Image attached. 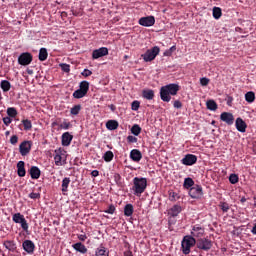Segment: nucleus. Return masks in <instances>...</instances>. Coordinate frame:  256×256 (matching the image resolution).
Masks as SVG:
<instances>
[{
    "label": "nucleus",
    "mask_w": 256,
    "mask_h": 256,
    "mask_svg": "<svg viewBox=\"0 0 256 256\" xmlns=\"http://www.w3.org/2000/svg\"><path fill=\"white\" fill-rule=\"evenodd\" d=\"M180 89H181V86L175 83L162 86L160 88V99H162L165 103H169V101H171V95L172 96L177 95Z\"/></svg>",
    "instance_id": "nucleus-1"
},
{
    "label": "nucleus",
    "mask_w": 256,
    "mask_h": 256,
    "mask_svg": "<svg viewBox=\"0 0 256 256\" xmlns=\"http://www.w3.org/2000/svg\"><path fill=\"white\" fill-rule=\"evenodd\" d=\"M132 183L133 195H135L136 197H141V195H143V193H145L147 189V178L134 177Z\"/></svg>",
    "instance_id": "nucleus-2"
},
{
    "label": "nucleus",
    "mask_w": 256,
    "mask_h": 256,
    "mask_svg": "<svg viewBox=\"0 0 256 256\" xmlns=\"http://www.w3.org/2000/svg\"><path fill=\"white\" fill-rule=\"evenodd\" d=\"M196 243L197 239L192 236H184L181 242V251L183 255H189V253H191V247H195V245H197Z\"/></svg>",
    "instance_id": "nucleus-3"
},
{
    "label": "nucleus",
    "mask_w": 256,
    "mask_h": 256,
    "mask_svg": "<svg viewBox=\"0 0 256 256\" xmlns=\"http://www.w3.org/2000/svg\"><path fill=\"white\" fill-rule=\"evenodd\" d=\"M161 49L158 46H154L152 49H148L144 54L141 55L142 59H144L145 63H149L154 61L155 57L159 55Z\"/></svg>",
    "instance_id": "nucleus-4"
},
{
    "label": "nucleus",
    "mask_w": 256,
    "mask_h": 256,
    "mask_svg": "<svg viewBox=\"0 0 256 256\" xmlns=\"http://www.w3.org/2000/svg\"><path fill=\"white\" fill-rule=\"evenodd\" d=\"M196 247L201 251H211V248L213 247V241H211L209 238L196 239Z\"/></svg>",
    "instance_id": "nucleus-5"
},
{
    "label": "nucleus",
    "mask_w": 256,
    "mask_h": 256,
    "mask_svg": "<svg viewBox=\"0 0 256 256\" xmlns=\"http://www.w3.org/2000/svg\"><path fill=\"white\" fill-rule=\"evenodd\" d=\"M12 220L14 221V223L21 224V228L23 229V231H25L26 233L29 232V223H27V220L25 219V216L23 214L21 213L13 214Z\"/></svg>",
    "instance_id": "nucleus-6"
},
{
    "label": "nucleus",
    "mask_w": 256,
    "mask_h": 256,
    "mask_svg": "<svg viewBox=\"0 0 256 256\" xmlns=\"http://www.w3.org/2000/svg\"><path fill=\"white\" fill-rule=\"evenodd\" d=\"M204 236L205 228L201 227L199 224L192 226L191 235H189V237H193V239H202Z\"/></svg>",
    "instance_id": "nucleus-7"
},
{
    "label": "nucleus",
    "mask_w": 256,
    "mask_h": 256,
    "mask_svg": "<svg viewBox=\"0 0 256 256\" xmlns=\"http://www.w3.org/2000/svg\"><path fill=\"white\" fill-rule=\"evenodd\" d=\"M32 62H33V55L29 52H24L20 54V56L18 57V63L23 67H27V65H31Z\"/></svg>",
    "instance_id": "nucleus-8"
},
{
    "label": "nucleus",
    "mask_w": 256,
    "mask_h": 256,
    "mask_svg": "<svg viewBox=\"0 0 256 256\" xmlns=\"http://www.w3.org/2000/svg\"><path fill=\"white\" fill-rule=\"evenodd\" d=\"M31 147H33V142L29 140L23 141L19 146L20 155H22V157L29 155V153H31Z\"/></svg>",
    "instance_id": "nucleus-9"
},
{
    "label": "nucleus",
    "mask_w": 256,
    "mask_h": 256,
    "mask_svg": "<svg viewBox=\"0 0 256 256\" xmlns=\"http://www.w3.org/2000/svg\"><path fill=\"white\" fill-rule=\"evenodd\" d=\"M189 195L192 199H201L203 197V187L196 185L190 188Z\"/></svg>",
    "instance_id": "nucleus-10"
},
{
    "label": "nucleus",
    "mask_w": 256,
    "mask_h": 256,
    "mask_svg": "<svg viewBox=\"0 0 256 256\" xmlns=\"http://www.w3.org/2000/svg\"><path fill=\"white\" fill-rule=\"evenodd\" d=\"M138 23L142 27H153L155 25V16L141 17Z\"/></svg>",
    "instance_id": "nucleus-11"
},
{
    "label": "nucleus",
    "mask_w": 256,
    "mask_h": 256,
    "mask_svg": "<svg viewBox=\"0 0 256 256\" xmlns=\"http://www.w3.org/2000/svg\"><path fill=\"white\" fill-rule=\"evenodd\" d=\"M107 55H109V49H107V47H101L93 50L92 59H101V57H105Z\"/></svg>",
    "instance_id": "nucleus-12"
},
{
    "label": "nucleus",
    "mask_w": 256,
    "mask_h": 256,
    "mask_svg": "<svg viewBox=\"0 0 256 256\" xmlns=\"http://www.w3.org/2000/svg\"><path fill=\"white\" fill-rule=\"evenodd\" d=\"M22 247L24 251H26V253H28L29 255H33V253H35V243H33V241L31 240H25L22 243Z\"/></svg>",
    "instance_id": "nucleus-13"
},
{
    "label": "nucleus",
    "mask_w": 256,
    "mask_h": 256,
    "mask_svg": "<svg viewBox=\"0 0 256 256\" xmlns=\"http://www.w3.org/2000/svg\"><path fill=\"white\" fill-rule=\"evenodd\" d=\"M181 163L186 166L195 165L197 163V157L193 154H187L185 157L181 160Z\"/></svg>",
    "instance_id": "nucleus-14"
},
{
    "label": "nucleus",
    "mask_w": 256,
    "mask_h": 256,
    "mask_svg": "<svg viewBox=\"0 0 256 256\" xmlns=\"http://www.w3.org/2000/svg\"><path fill=\"white\" fill-rule=\"evenodd\" d=\"M220 119L228 125H233L235 121V117L229 112H222L220 115Z\"/></svg>",
    "instance_id": "nucleus-15"
},
{
    "label": "nucleus",
    "mask_w": 256,
    "mask_h": 256,
    "mask_svg": "<svg viewBox=\"0 0 256 256\" xmlns=\"http://www.w3.org/2000/svg\"><path fill=\"white\" fill-rule=\"evenodd\" d=\"M130 159L134 161V163H139V161L143 159V154L139 151V149H133L130 151Z\"/></svg>",
    "instance_id": "nucleus-16"
},
{
    "label": "nucleus",
    "mask_w": 256,
    "mask_h": 256,
    "mask_svg": "<svg viewBox=\"0 0 256 256\" xmlns=\"http://www.w3.org/2000/svg\"><path fill=\"white\" fill-rule=\"evenodd\" d=\"M62 146L63 147H69V145H71V141H73V135H71V133L69 132H64L62 134Z\"/></svg>",
    "instance_id": "nucleus-17"
},
{
    "label": "nucleus",
    "mask_w": 256,
    "mask_h": 256,
    "mask_svg": "<svg viewBox=\"0 0 256 256\" xmlns=\"http://www.w3.org/2000/svg\"><path fill=\"white\" fill-rule=\"evenodd\" d=\"M235 125L237 131H239L240 133H245V131H247V123H245L243 118H237Z\"/></svg>",
    "instance_id": "nucleus-18"
},
{
    "label": "nucleus",
    "mask_w": 256,
    "mask_h": 256,
    "mask_svg": "<svg viewBox=\"0 0 256 256\" xmlns=\"http://www.w3.org/2000/svg\"><path fill=\"white\" fill-rule=\"evenodd\" d=\"M31 179H39L41 177V169L37 166H32L28 171Z\"/></svg>",
    "instance_id": "nucleus-19"
},
{
    "label": "nucleus",
    "mask_w": 256,
    "mask_h": 256,
    "mask_svg": "<svg viewBox=\"0 0 256 256\" xmlns=\"http://www.w3.org/2000/svg\"><path fill=\"white\" fill-rule=\"evenodd\" d=\"M182 211L183 208H181V205L176 204L170 208V210L168 211V215H170L171 217H177V215H179V213H181Z\"/></svg>",
    "instance_id": "nucleus-20"
},
{
    "label": "nucleus",
    "mask_w": 256,
    "mask_h": 256,
    "mask_svg": "<svg viewBox=\"0 0 256 256\" xmlns=\"http://www.w3.org/2000/svg\"><path fill=\"white\" fill-rule=\"evenodd\" d=\"M17 174H18V177H25V175H27V171L25 170V162L24 161H19L17 163Z\"/></svg>",
    "instance_id": "nucleus-21"
},
{
    "label": "nucleus",
    "mask_w": 256,
    "mask_h": 256,
    "mask_svg": "<svg viewBox=\"0 0 256 256\" xmlns=\"http://www.w3.org/2000/svg\"><path fill=\"white\" fill-rule=\"evenodd\" d=\"M56 155L54 156V161H55V165L57 167H61L63 165H65L66 159L63 160V156L61 155V153L57 152V150H55Z\"/></svg>",
    "instance_id": "nucleus-22"
},
{
    "label": "nucleus",
    "mask_w": 256,
    "mask_h": 256,
    "mask_svg": "<svg viewBox=\"0 0 256 256\" xmlns=\"http://www.w3.org/2000/svg\"><path fill=\"white\" fill-rule=\"evenodd\" d=\"M142 97L144 99H147L148 101H151V100L155 99V91H153L151 89H144L142 91Z\"/></svg>",
    "instance_id": "nucleus-23"
},
{
    "label": "nucleus",
    "mask_w": 256,
    "mask_h": 256,
    "mask_svg": "<svg viewBox=\"0 0 256 256\" xmlns=\"http://www.w3.org/2000/svg\"><path fill=\"white\" fill-rule=\"evenodd\" d=\"M73 249H75V251H77L78 253H82V255H85V253H87V247L84 246L83 243L78 242L72 245Z\"/></svg>",
    "instance_id": "nucleus-24"
},
{
    "label": "nucleus",
    "mask_w": 256,
    "mask_h": 256,
    "mask_svg": "<svg viewBox=\"0 0 256 256\" xmlns=\"http://www.w3.org/2000/svg\"><path fill=\"white\" fill-rule=\"evenodd\" d=\"M3 245L8 251H15L17 249V244L13 240H6L3 242Z\"/></svg>",
    "instance_id": "nucleus-25"
},
{
    "label": "nucleus",
    "mask_w": 256,
    "mask_h": 256,
    "mask_svg": "<svg viewBox=\"0 0 256 256\" xmlns=\"http://www.w3.org/2000/svg\"><path fill=\"white\" fill-rule=\"evenodd\" d=\"M119 128V122H117V120H109L106 123V129H108L109 131H115V129Z\"/></svg>",
    "instance_id": "nucleus-26"
},
{
    "label": "nucleus",
    "mask_w": 256,
    "mask_h": 256,
    "mask_svg": "<svg viewBox=\"0 0 256 256\" xmlns=\"http://www.w3.org/2000/svg\"><path fill=\"white\" fill-rule=\"evenodd\" d=\"M95 256H109V252L105 246L100 245L95 251Z\"/></svg>",
    "instance_id": "nucleus-27"
},
{
    "label": "nucleus",
    "mask_w": 256,
    "mask_h": 256,
    "mask_svg": "<svg viewBox=\"0 0 256 256\" xmlns=\"http://www.w3.org/2000/svg\"><path fill=\"white\" fill-rule=\"evenodd\" d=\"M135 209L133 208V204H126L124 207V215L125 217H131L134 213Z\"/></svg>",
    "instance_id": "nucleus-28"
},
{
    "label": "nucleus",
    "mask_w": 256,
    "mask_h": 256,
    "mask_svg": "<svg viewBox=\"0 0 256 256\" xmlns=\"http://www.w3.org/2000/svg\"><path fill=\"white\" fill-rule=\"evenodd\" d=\"M49 57V53L47 52L46 48H41L39 50L38 59L39 61H47V58Z\"/></svg>",
    "instance_id": "nucleus-29"
},
{
    "label": "nucleus",
    "mask_w": 256,
    "mask_h": 256,
    "mask_svg": "<svg viewBox=\"0 0 256 256\" xmlns=\"http://www.w3.org/2000/svg\"><path fill=\"white\" fill-rule=\"evenodd\" d=\"M71 183V178L65 177L62 180V193H67L69 191V184Z\"/></svg>",
    "instance_id": "nucleus-30"
},
{
    "label": "nucleus",
    "mask_w": 256,
    "mask_h": 256,
    "mask_svg": "<svg viewBox=\"0 0 256 256\" xmlns=\"http://www.w3.org/2000/svg\"><path fill=\"white\" fill-rule=\"evenodd\" d=\"M114 157H115V154H113L111 150L106 151L103 155V159L106 163H111Z\"/></svg>",
    "instance_id": "nucleus-31"
},
{
    "label": "nucleus",
    "mask_w": 256,
    "mask_h": 256,
    "mask_svg": "<svg viewBox=\"0 0 256 256\" xmlns=\"http://www.w3.org/2000/svg\"><path fill=\"white\" fill-rule=\"evenodd\" d=\"M0 87H1L2 91H4V93H7V91L11 90V82H9L7 80H2Z\"/></svg>",
    "instance_id": "nucleus-32"
},
{
    "label": "nucleus",
    "mask_w": 256,
    "mask_h": 256,
    "mask_svg": "<svg viewBox=\"0 0 256 256\" xmlns=\"http://www.w3.org/2000/svg\"><path fill=\"white\" fill-rule=\"evenodd\" d=\"M79 89L87 95V93H89V82L85 80L80 82Z\"/></svg>",
    "instance_id": "nucleus-33"
},
{
    "label": "nucleus",
    "mask_w": 256,
    "mask_h": 256,
    "mask_svg": "<svg viewBox=\"0 0 256 256\" xmlns=\"http://www.w3.org/2000/svg\"><path fill=\"white\" fill-rule=\"evenodd\" d=\"M245 101L247 103H254L255 102V92L249 91L245 94Z\"/></svg>",
    "instance_id": "nucleus-34"
},
{
    "label": "nucleus",
    "mask_w": 256,
    "mask_h": 256,
    "mask_svg": "<svg viewBox=\"0 0 256 256\" xmlns=\"http://www.w3.org/2000/svg\"><path fill=\"white\" fill-rule=\"evenodd\" d=\"M206 106H207V109H209V111H217V102H215V100H208L206 102Z\"/></svg>",
    "instance_id": "nucleus-35"
},
{
    "label": "nucleus",
    "mask_w": 256,
    "mask_h": 256,
    "mask_svg": "<svg viewBox=\"0 0 256 256\" xmlns=\"http://www.w3.org/2000/svg\"><path fill=\"white\" fill-rule=\"evenodd\" d=\"M193 185H195V181H193L192 178L188 177L184 179V189H191Z\"/></svg>",
    "instance_id": "nucleus-36"
},
{
    "label": "nucleus",
    "mask_w": 256,
    "mask_h": 256,
    "mask_svg": "<svg viewBox=\"0 0 256 256\" xmlns=\"http://www.w3.org/2000/svg\"><path fill=\"white\" fill-rule=\"evenodd\" d=\"M131 133L135 137H139V135H141V126H139V124H134L131 128Z\"/></svg>",
    "instance_id": "nucleus-37"
},
{
    "label": "nucleus",
    "mask_w": 256,
    "mask_h": 256,
    "mask_svg": "<svg viewBox=\"0 0 256 256\" xmlns=\"http://www.w3.org/2000/svg\"><path fill=\"white\" fill-rule=\"evenodd\" d=\"M71 127H73V124H71L67 119H64L63 122L59 124V129H64L65 131L71 129Z\"/></svg>",
    "instance_id": "nucleus-38"
},
{
    "label": "nucleus",
    "mask_w": 256,
    "mask_h": 256,
    "mask_svg": "<svg viewBox=\"0 0 256 256\" xmlns=\"http://www.w3.org/2000/svg\"><path fill=\"white\" fill-rule=\"evenodd\" d=\"M72 95H73L74 99H83V97H85L87 94L79 88V89L75 90Z\"/></svg>",
    "instance_id": "nucleus-39"
},
{
    "label": "nucleus",
    "mask_w": 256,
    "mask_h": 256,
    "mask_svg": "<svg viewBox=\"0 0 256 256\" xmlns=\"http://www.w3.org/2000/svg\"><path fill=\"white\" fill-rule=\"evenodd\" d=\"M22 124L24 127V131H31V129H33V123H31V120L29 119L22 120Z\"/></svg>",
    "instance_id": "nucleus-40"
},
{
    "label": "nucleus",
    "mask_w": 256,
    "mask_h": 256,
    "mask_svg": "<svg viewBox=\"0 0 256 256\" xmlns=\"http://www.w3.org/2000/svg\"><path fill=\"white\" fill-rule=\"evenodd\" d=\"M81 104H77L75 106H73L71 109H70V115H74V116H77L79 113H81Z\"/></svg>",
    "instance_id": "nucleus-41"
},
{
    "label": "nucleus",
    "mask_w": 256,
    "mask_h": 256,
    "mask_svg": "<svg viewBox=\"0 0 256 256\" xmlns=\"http://www.w3.org/2000/svg\"><path fill=\"white\" fill-rule=\"evenodd\" d=\"M221 15H223V12L221 11V8L214 7L213 8V17H214V19H221Z\"/></svg>",
    "instance_id": "nucleus-42"
},
{
    "label": "nucleus",
    "mask_w": 256,
    "mask_h": 256,
    "mask_svg": "<svg viewBox=\"0 0 256 256\" xmlns=\"http://www.w3.org/2000/svg\"><path fill=\"white\" fill-rule=\"evenodd\" d=\"M219 208L221 209V211H223V213H227L230 209V206L227 202H220Z\"/></svg>",
    "instance_id": "nucleus-43"
},
{
    "label": "nucleus",
    "mask_w": 256,
    "mask_h": 256,
    "mask_svg": "<svg viewBox=\"0 0 256 256\" xmlns=\"http://www.w3.org/2000/svg\"><path fill=\"white\" fill-rule=\"evenodd\" d=\"M7 115H8V117H12V118L17 117V109H15L13 107H9L7 109Z\"/></svg>",
    "instance_id": "nucleus-44"
},
{
    "label": "nucleus",
    "mask_w": 256,
    "mask_h": 256,
    "mask_svg": "<svg viewBox=\"0 0 256 256\" xmlns=\"http://www.w3.org/2000/svg\"><path fill=\"white\" fill-rule=\"evenodd\" d=\"M229 181L232 185H236V183H239V176L237 174H231L229 176Z\"/></svg>",
    "instance_id": "nucleus-45"
},
{
    "label": "nucleus",
    "mask_w": 256,
    "mask_h": 256,
    "mask_svg": "<svg viewBox=\"0 0 256 256\" xmlns=\"http://www.w3.org/2000/svg\"><path fill=\"white\" fill-rule=\"evenodd\" d=\"M139 107H141V103L137 100L133 101L131 104L132 111H139Z\"/></svg>",
    "instance_id": "nucleus-46"
},
{
    "label": "nucleus",
    "mask_w": 256,
    "mask_h": 256,
    "mask_svg": "<svg viewBox=\"0 0 256 256\" xmlns=\"http://www.w3.org/2000/svg\"><path fill=\"white\" fill-rule=\"evenodd\" d=\"M60 67L64 73H69L71 71V65L62 63Z\"/></svg>",
    "instance_id": "nucleus-47"
},
{
    "label": "nucleus",
    "mask_w": 256,
    "mask_h": 256,
    "mask_svg": "<svg viewBox=\"0 0 256 256\" xmlns=\"http://www.w3.org/2000/svg\"><path fill=\"white\" fill-rule=\"evenodd\" d=\"M169 199L170 201H177V199H179V194L176 192H170Z\"/></svg>",
    "instance_id": "nucleus-48"
},
{
    "label": "nucleus",
    "mask_w": 256,
    "mask_h": 256,
    "mask_svg": "<svg viewBox=\"0 0 256 256\" xmlns=\"http://www.w3.org/2000/svg\"><path fill=\"white\" fill-rule=\"evenodd\" d=\"M18 142H19V136L18 135L11 136V138H10L11 145H17Z\"/></svg>",
    "instance_id": "nucleus-49"
},
{
    "label": "nucleus",
    "mask_w": 256,
    "mask_h": 256,
    "mask_svg": "<svg viewBox=\"0 0 256 256\" xmlns=\"http://www.w3.org/2000/svg\"><path fill=\"white\" fill-rule=\"evenodd\" d=\"M127 143H137V141H139L138 139H137V137H135V136H133V135H129L127 138Z\"/></svg>",
    "instance_id": "nucleus-50"
},
{
    "label": "nucleus",
    "mask_w": 256,
    "mask_h": 256,
    "mask_svg": "<svg viewBox=\"0 0 256 256\" xmlns=\"http://www.w3.org/2000/svg\"><path fill=\"white\" fill-rule=\"evenodd\" d=\"M209 81V78L203 77L200 79V84L202 85V87H207L209 85Z\"/></svg>",
    "instance_id": "nucleus-51"
},
{
    "label": "nucleus",
    "mask_w": 256,
    "mask_h": 256,
    "mask_svg": "<svg viewBox=\"0 0 256 256\" xmlns=\"http://www.w3.org/2000/svg\"><path fill=\"white\" fill-rule=\"evenodd\" d=\"M83 77H91L93 75V72L89 69H84L83 72L81 73Z\"/></svg>",
    "instance_id": "nucleus-52"
},
{
    "label": "nucleus",
    "mask_w": 256,
    "mask_h": 256,
    "mask_svg": "<svg viewBox=\"0 0 256 256\" xmlns=\"http://www.w3.org/2000/svg\"><path fill=\"white\" fill-rule=\"evenodd\" d=\"M2 121H3L4 125H6V127H9V125H11V122H12L10 116H9V117H4V118L2 119Z\"/></svg>",
    "instance_id": "nucleus-53"
},
{
    "label": "nucleus",
    "mask_w": 256,
    "mask_h": 256,
    "mask_svg": "<svg viewBox=\"0 0 256 256\" xmlns=\"http://www.w3.org/2000/svg\"><path fill=\"white\" fill-rule=\"evenodd\" d=\"M105 213H108L109 215H113L115 213V206L110 205L107 210H105Z\"/></svg>",
    "instance_id": "nucleus-54"
},
{
    "label": "nucleus",
    "mask_w": 256,
    "mask_h": 256,
    "mask_svg": "<svg viewBox=\"0 0 256 256\" xmlns=\"http://www.w3.org/2000/svg\"><path fill=\"white\" fill-rule=\"evenodd\" d=\"M30 199H40L41 198V194L40 193H35V192H31L29 194Z\"/></svg>",
    "instance_id": "nucleus-55"
},
{
    "label": "nucleus",
    "mask_w": 256,
    "mask_h": 256,
    "mask_svg": "<svg viewBox=\"0 0 256 256\" xmlns=\"http://www.w3.org/2000/svg\"><path fill=\"white\" fill-rule=\"evenodd\" d=\"M173 107L175 109H181V107H183V104L181 103V101L176 100V101H174Z\"/></svg>",
    "instance_id": "nucleus-56"
},
{
    "label": "nucleus",
    "mask_w": 256,
    "mask_h": 256,
    "mask_svg": "<svg viewBox=\"0 0 256 256\" xmlns=\"http://www.w3.org/2000/svg\"><path fill=\"white\" fill-rule=\"evenodd\" d=\"M114 180L119 185L121 183V175L119 173L114 174Z\"/></svg>",
    "instance_id": "nucleus-57"
},
{
    "label": "nucleus",
    "mask_w": 256,
    "mask_h": 256,
    "mask_svg": "<svg viewBox=\"0 0 256 256\" xmlns=\"http://www.w3.org/2000/svg\"><path fill=\"white\" fill-rule=\"evenodd\" d=\"M78 239H79V241H87V235L86 234H79Z\"/></svg>",
    "instance_id": "nucleus-58"
},
{
    "label": "nucleus",
    "mask_w": 256,
    "mask_h": 256,
    "mask_svg": "<svg viewBox=\"0 0 256 256\" xmlns=\"http://www.w3.org/2000/svg\"><path fill=\"white\" fill-rule=\"evenodd\" d=\"M177 48L175 47V46H172L170 49H169V51H167L166 53H165V55H171V53H173V51H175Z\"/></svg>",
    "instance_id": "nucleus-59"
},
{
    "label": "nucleus",
    "mask_w": 256,
    "mask_h": 256,
    "mask_svg": "<svg viewBox=\"0 0 256 256\" xmlns=\"http://www.w3.org/2000/svg\"><path fill=\"white\" fill-rule=\"evenodd\" d=\"M91 175H92V177H99V172H98V170H93V171L91 172Z\"/></svg>",
    "instance_id": "nucleus-60"
},
{
    "label": "nucleus",
    "mask_w": 256,
    "mask_h": 256,
    "mask_svg": "<svg viewBox=\"0 0 256 256\" xmlns=\"http://www.w3.org/2000/svg\"><path fill=\"white\" fill-rule=\"evenodd\" d=\"M124 256H133V252L131 250L125 251Z\"/></svg>",
    "instance_id": "nucleus-61"
},
{
    "label": "nucleus",
    "mask_w": 256,
    "mask_h": 256,
    "mask_svg": "<svg viewBox=\"0 0 256 256\" xmlns=\"http://www.w3.org/2000/svg\"><path fill=\"white\" fill-rule=\"evenodd\" d=\"M251 233H252V235H256V223H255L254 226L252 227Z\"/></svg>",
    "instance_id": "nucleus-62"
},
{
    "label": "nucleus",
    "mask_w": 256,
    "mask_h": 256,
    "mask_svg": "<svg viewBox=\"0 0 256 256\" xmlns=\"http://www.w3.org/2000/svg\"><path fill=\"white\" fill-rule=\"evenodd\" d=\"M247 201V198H245V197H242L241 199H240V202L241 203H245Z\"/></svg>",
    "instance_id": "nucleus-63"
},
{
    "label": "nucleus",
    "mask_w": 256,
    "mask_h": 256,
    "mask_svg": "<svg viewBox=\"0 0 256 256\" xmlns=\"http://www.w3.org/2000/svg\"><path fill=\"white\" fill-rule=\"evenodd\" d=\"M110 109H112V111H115V105L111 104Z\"/></svg>",
    "instance_id": "nucleus-64"
}]
</instances>
